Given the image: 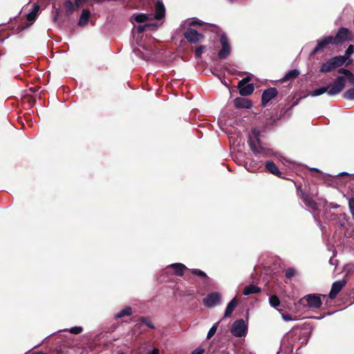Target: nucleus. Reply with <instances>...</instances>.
Returning <instances> with one entry per match:
<instances>
[{"mask_svg": "<svg viewBox=\"0 0 354 354\" xmlns=\"http://www.w3.org/2000/svg\"><path fill=\"white\" fill-rule=\"evenodd\" d=\"M337 71L338 73L343 74L345 76H346L351 72V71H349L348 69H346L345 68H339L337 69Z\"/></svg>", "mask_w": 354, "mask_h": 354, "instance_id": "obj_40", "label": "nucleus"}, {"mask_svg": "<svg viewBox=\"0 0 354 354\" xmlns=\"http://www.w3.org/2000/svg\"><path fill=\"white\" fill-rule=\"evenodd\" d=\"M292 106H290V108H288V109H285V108H283L281 109V111H280V116L278 118L277 120H280L282 116H283L288 111V110L291 108Z\"/></svg>", "mask_w": 354, "mask_h": 354, "instance_id": "obj_43", "label": "nucleus"}, {"mask_svg": "<svg viewBox=\"0 0 354 354\" xmlns=\"http://www.w3.org/2000/svg\"><path fill=\"white\" fill-rule=\"evenodd\" d=\"M191 272L194 274V275H196L199 277H201V278H204V279H207V274H205V272H204L203 271L199 270V269H192L191 270Z\"/></svg>", "mask_w": 354, "mask_h": 354, "instance_id": "obj_32", "label": "nucleus"}, {"mask_svg": "<svg viewBox=\"0 0 354 354\" xmlns=\"http://www.w3.org/2000/svg\"><path fill=\"white\" fill-rule=\"evenodd\" d=\"M332 207H338V205H333Z\"/></svg>", "mask_w": 354, "mask_h": 354, "instance_id": "obj_50", "label": "nucleus"}, {"mask_svg": "<svg viewBox=\"0 0 354 354\" xmlns=\"http://www.w3.org/2000/svg\"><path fill=\"white\" fill-rule=\"evenodd\" d=\"M205 353V349L202 347H198L194 351H193L191 354H203Z\"/></svg>", "mask_w": 354, "mask_h": 354, "instance_id": "obj_42", "label": "nucleus"}, {"mask_svg": "<svg viewBox=\"0 0 354 354\" xmlns=\"http://www.w3.org/2000/svg\"><path fill=\"white\" fill-rule=\"evenodd\" d=\"M132 314V308L130 306H127L118 313L115 315V319H120L125 316H130Z\"/></svg>", "mask_w": 354, "mask_h": 354, "instance_id": "obj_25", "label": "nucleus"}, {"mask_svg": "<svg viewBox=\"0 0 354 354\" xmlns=\"http://www.w3.org/2000/svg\"><path fill=\"white\" fill-rule=\"evenodd\" d=\"M247 326L243 319L235 321L231 328V333L236 337H242L245 335L247 332Z\"/></svg>", "mask_w": 354, "mask_h": 354, "instance_id": "obj_9", "label": "nucleus"}, {"mask_svg": "<svg viewBox=\"0 0 354 354\" xmlns=\"http://www.w3.org/2000/svg\"><path fill=\"white\" fill-rule=\"evenodd\" d=\"M207 26H208V28H209L210 30H212V31L221 30L218 26L213 25V24H209Z\"/></svg>", "mask_w": 354, "mask_h": 354, "instance_id": "obj_45", "label": "nucleus"}, {"mask_svg": "<svg viewBox=\"0 0 354 354\" xmlns=\"http://www.w3.org/2000/svg\"><path fill=\"white\" fill-rule=\"evenodd\" d=\"M155 8V18L158 20L162 19L165 15V8L163 3L161 1H158L157 3H156Z\"/></svg>", "mask_w": 354, "mask_h": 354, "instance_id": "obj_17", "label": "nucleus"}, {"mask_svg": "<svg viewBox=\"0 0 354 354\" xmlns=\"http://www.w3.org/2000/svg\"><path fill=\"white\" fill-rule=\"evenodd\" d=\"M2 55L1 49L0 48V56Z\"/></svg>", "mask_w": 354, "mask_h": 354, "instance_id": "obj_52", "label": "nucleus"}, {"mask_svg": "<svg viewBox=\"0 0 354 354\" xmlns=\"http://www.w3.org/2000/svg\"><path fill=\"white\" fill-rule=\"evenodd\" d=\"M261 289L259 287H258L254 284H250V285L245 287L243 294L244 295H249L251 294L261 292Z\"/></svg>", "mask_w": 354, "mask_h": 354, "instance_id": "obj_24", "label": "nucleus"}, {"mask_svg": "<svg viewBox=\"0 0 354 354\" xmlns=\"http://www.w3.org/2000/svg\"><path fill=\"white\" fill-rule=\"evenodd\" d=\"M265 167H266V169L270 174H272L276 176L281 177V172L279 171L278 167L276 165V164L273 161H272V160L267 161L265 164Z\"/></svg>", "mask_w": 354, "mask_h": 354, "instance_id": "obj_16", "label": "nucleus"}, {"mask_svg": "<svg viewBox=\"0 0 354 354\" xmlns=\"http://www.w3.org/2000/svg\"><path fill=\"white\" fill-rule=\"evenodd\" d=\"M33 6L34 8L26 16L27 20L29 22V24L26 25V27L30 26L35 21L37 17L39 6L37 4H34Z\"/></svg>", "mask_w": 354, "mask_h": 354, "instance_id": "obj_20", "label": "nucleus"}, {"mask_svg": "<svg viewBox=\"0 0 354 354\" xmlns=\"http://www.w3.org/2000/svg\"><path fill=\"white\" fill-rule=\"evenodd\" d=\"M354 53V45L351 44L348 46L347 49L345 51L344 55H341L343 57L344 59V63L346 62V60L349 58V57Z\"/></svg>", "mask_w": 354, "mask_h": 354, "instance_id": "obj_29", "label": "nucleus"}, {"mask_svg": "<svg viewBox=\"0 0 354 354\" xmlns=\"http://www.w3.org/2000/svg\"><path fill=\"white\" fill-rule=\"evenodd\" d=\"M299 75V71L297 69L289 71L285 76L281 80V82L283 83L289 80H293Z\"/></svg>", "mask_w": 354, "mask_h": 354, "instance_id": "obj_22", "label": "nucleus"}, {"mask_svg": "<svg viewBox=\"0 0 354 354\" xmlns=\"http://www.w3.org/2000/svg\"><path fill=\"white\" fill-rule=\"evenodd\" d=\"M169 267L174 270V274L179 277L183 276L184 272L187 269V267L180 263L171 264Z\"/></svg>", "mask_w": 354, "mask_h": 354, "instance_id": "obj_19", "label": "nucleus"}, {"mask_svg": "<svg viewBox=\"0 0 354 354\" xmlns=\"http://www.w3.org/2000/svg\"><path fill=\"white\" fill-rule=\"evenodd\" d=\"M295 274L296 270L293 268H288L285 272V275L288 279L293 277Z\"/></svg>", "mask_w": 354, "mask_h": 354, "instance_id": "obj_34", "label": "nucleus"}, {"mask_svg": "<svg viewBox=\"0 0 354 354\" xmlns=\"http://www.w3.org/2000/svg\"><path fill=\"white\" fill-rule=\"evenodd\" d=\"M348 205L351 210V213L354 218V198H351L348 201Z\"/></svg>", "mask_w": 354, "mask_h": 354, "instance_id": "obj_37", "label": "nucleus"}, {"mask_svg": "<svg viewBox=\"0 0 354 354\" xmlns=\"http://www.w3.org/2000/svg\"><path fill=\"white\" fill-rule=\"evenodd\" d=\"M221 295L218 292H212L203 298V302L207 308H213L221 304Z\"/></svg>", "mask_w": 354, "mask_h": 354, "instance_id": "obj_10", "label": "nucleus"}, {"mask_svg": "<svg viewBox=\"0 0 354 354\" xmlns=\"http://www.w3.org/2000/svg\"><path fill=\"white\" fill-rule=\"evenodd\" d=\"M149 354H159V351L157 348H153Z\"/></svg>", "mask_w": 354, "mask_h": 354, "instance_id": "obj_46", "label": "nucleus"}, {"mask_svg": "<svg viewBox=\"0 0 354 354\" xmlns=\"http://www.w3.org/2000/svg\"><path fill=\"white\" fill-rule=\"evenodd\" d=\"M297 195L302 199L304 204L311 208L313 210L316 211L318 209V205L313 199V197L317 196L318 192L315 193L310 192V189H307L306 187L302 188L301 184L296 185Z\"/></svg>", "mask_w": 354, "mask_h": 354, "instance_id": "obj_2", "label": "nucleus"}, {"mask_svg": "<svg viewBox=\"0 0 354 354\" xmlns=\"http://www.w3.org/2000/svg\"><path fill=\"white\" fill-rule=\"evenodd\" d=\"M138 321L140 322L141 323L145 324L150 328H152V329L155 328V326L151 322V319L148 317H140L138 319Z\"/></svg>", "mask_w": 354, "mask_h": 354, "instance_id": "obj_27", "label": "nucleus"}, {"mask_svg": "<svg viewBox=\"0 0 354 354\" xmlns=\"http://www.w3.org/2000/svg\"><path fill=\"white\" fill-rule=\"evenodd\" d=\"M64 8L65 10L66 15L69 17L73 14L77 8L75 3H73L71 0H66L64 3Z\"/></svg>", "mask_w": 354, "mask_h": 354, "instance_id": "obj_23", "label": "nucleus"}, {"mask_svg": "<svg viewBox=\"0 0 354 354\" xmlns=\"http://www.w3.org/2000/svg\"><path fill=\"white\" fill-rule=\"evenodd\" d=\"M219 323H220V322H218L215 323L211 327V328L208 331V333H207V339H211L214 335V334L216 333V330L218 328Z\"/></svg>", "mask_w": 354, "mask_h": 354, "instance_id": "obj_30", "label": "nucleus"}, {"mask_svg": "<svg viewBox=\"0 0 354 354\" xmlns=\"http://www.w3.org/2000/svg\"><path fill=\"white\" fill-rule=\"evenodd\" d=\"M219 41L221 45V48L218 53V57L220 59H225L228 57L232 51V48L230 46L228 38L225 32H223L221 35Z\"/></svg>", "mask_w": 354, "mask_h": 354, "instance_id": "obj_7", "label": "nucleus"}, {"mask_svg": "<svg viewBox=\"0 0 354 354\" xmlns=\"http://www.w3.org/2000/svg\"><path fill=\"white\" fill-rule=\"evenodd\" d=\"M32 354H46V353L41 352V351H37V352H33Z\"/></svg>", "mask_w": 354, "mask_h": 354, "instance_id": "obj_49", "label": "nucleus"}, {"mask_svg": "<svg viewBox=\"0 0 354 354\" xmlns=\"http://www.w3.org/2000/svg\"><path fill=\"white\" fill-rule=\"evenodd\" d=\"M344 64L343 57L338 55L331 57L326 62L323 63L320 68L319 72L322 73H327L341 67Z\"/></svg>", "mask_w": 354, "mask_h": 354, "instance_id": "obj_3", "label": "nucleus"}, {"mask_svg": "<svg viewBox=\"0 0 354 354\" xmlns=\"http://www.w3.org/2000/svg\"><path fill=\"white\" fill-rule=\"evenodd\" d=\"M237 305H238V299H236V297H234L227 304V308L225 311L224 318L230 317L232 315V314L233 311L234 310V309L236 308V307L237 306Z\"/></svg>", "mask_w": 354, "mask_h": 354, "instance_id": "obj_18", "label": "nucleus"}, {"mask_svg": "<svg viewBox=\"0 0 354 354\" xmlns=\"http://www.w3.org/2000/svg\"><path fill=\"white\" fill-rule=\"evenodd\" d=\"M90 15H91L90 11L88 10L84 9L82 11V14L80 15V19L78 21V25L80 26H86L88 21Z\"/></svg>", "mask_w": 354, "mask_h": 354, "instance_id": "obj_21", "label": "nucleus"}, {"mask_svg": "<svg viewBox=\"0 0 354 354\" xmlns=\"http://www.w3.org/2000/svg\"><path fill=\"white\" fill-rule=\"evenodd\" d=\"M345 79H347L351 84L354 85V75L351 71L346 76Z\"/></svg>", "mask_w": 354, "mask_h": 354, "instance_id": "obj_38", "label": "nucleus"}, {"mask_svg": "<svg viewBox=\"0 0 354 354\" xmlns=\"http://www.w3.org/2000/svg\"><path fill=\"white\" fill-rule=\"evenodd\" d=\"M282 318L284 321H292V320H297L296 317H292L291 315L288 313L282 314Z\"/></svg>", "mask_w": 354, "mask_h": 354, "instance_id": "obj_36", "label": "nucleus"}, {"mask_svg": "<svg viewBox=\"0 0 354 354\" xmlns=\"http://www.w3.org/2000/svg\"><path fill=\"white\" fill-rule=\"evenodd\" d=\"M353 62V60L352 59H348V61L346 60V62H345L346 64V66H349L350 64H351Z\"/></svg>", "mask_w": 354, "mask_h": 354, "instance_id": "obj_48", "label": "nucleus"}, {"mask_svg": "<svg viewBox=\"0 0 354 354\" xmlns=\"http://www.w3.org/2000/svg\"><path fill=\"white\" fill-rule=\"evenodd\" d=\"M133 17L134 20L139 24L147 21L149 18L147 14L144 13L135 14Z\"/></svg>", "mask_w": 354, "mask_h": 354, "instance_id": "obj_26", "label": "nucleus"}, {"mask_svg": "<svg viewBox=\"0 0 354 354\" xmlns=\"http://www.w3.org/2000/svg\"><path fill=\"white\" fill-rule=\"evenodd\" d=\"M343 97L348 100H354V87L347 90L343 95Z\"/></svg>", "mask_w": 354, "mask_h": 354, "instance_id": "obj_31", "label": "nucleus"}, {"mask_svg": "<svg viewBox=\"0 0 354 354\" xmlns=\"http://www.w3.org/2000/svg\"><path fill=\"white\" fill-rule=\"evenodd\" d=\"M203 21H201L200 20H198V19H194L192 21H190V23L189 24V26L190 27H192V26H196V25L203 26Z\"/></svg>", "mask_w": 354, "mask_h": 354, "instance_id": "obj_39", "label": "nucleus"}, {"mask_svg": "<svg viewBox=\"0 0 354 354\" xmlns=\"http://www.w3.org/2000/svg\"><path fill=\"white\" fill-rule=\"evenodd\" d=\"M332 40L334 46L342 45L346 41L352 40V33L347 28L341 27L336 35L332 36Z\"/></svg>", "mask_w": 354, "mask_h": 354, "instance_id": "obj_5", "label": "nucleus"}, {"mask_svg": "<svg viewBox=\"0 0 354 354\" xmlns=\"http://www.w3.org/2000/svg\"><path fill=\"white\" fill-rule=\"evenodd\" d=\"M344 174H345V175H347V174H346V173H345V172H343V173H342V174H341V175H344Z\"/></svg>", "mask_w": 354, "mask_h": 354, "instance_id": "obj_51", "label": "nucleus"}, {"mask_svg": "<svg viewBox=\"0 0 354 354\" xmlns=\"http://www.w3.org/2000/svg\"><path fill=\"white\" fill-rule=\"evenodd\" d=\"M346 85V79L344 76H338L333 82L331 88L329 86L318 88L310 93V95L316 97L327 92L329 95H335L342 91Z\"/></svg>", "mask_w": 354, "mask_h": 354, "instance_id": "obj_1", "label": "nucleus"}, {"mask_svg": "<svg viewBox=\"0 0 354 354\" xmlns=\"http://www.w3.org/2000/svg\"><path fill=\"white\" fill-rule=\"evenodd\" d=\"M205 48H206L205 46L201 45V46H198L196 48L195 52H194L196 57H197V58L201 57Z\"/></svg>", "mask_w": 354, "mask_h": 354, "instance_id": "obj_33", "label": "nucleus"}, {"mask_svg": "<svg viewBox=\"0 0 354 354\" xmlns=\"http://www.w3.org/2000/svg\"><path fill=\"white\" fill-rule=\"evenodd\" d=\"M88 0H75V6L77 8H79L82 3H85Z\"/></svg>", "mask_w": 354, "mask_h": 354, "instance_id": "obj_44", "label": "nucleus"}, {"mask_svg": "<svg viewBox=\"0 0 354 354\" xmlns=\"http://www.w3.org/2000/svg\"><path fill=\"white\" fill-rule=\"evenodd\" d=\"M346 281L345 279L335 281L332 284V287L328 295L329 298L330 299H334L335 298H336L338 293L342 290V288L346 286Z\"/></svg>", "mask_w": 354, "mask_h": 354, "instance_id": "obj_14", "label": "nucleus"}, {"mask_svg": "<svg viewBox=\"0 0 354 354\" xmlns=\"http://www.w3.org/2000/svg\"><path fill=\"white\" fill-rule=\"evenodd\" d=\"M299 304L310 308L318 309L322 306L321 297L315 294H309L299 300Z\"/></svg>", "mask_w": 354, "mask_h": 354, "instance_id": "obj_4", "label": "nucleus"}, {"mask_svg": "<svg viewBox=\"0 0 354 354\" xmlns=\"http://www.w3.org/2000/svg\"><path fill=\"white\" fill-rule=\"evenodd\" d=\"M329 45H334L332 40V35L326 36L317 40V46L311 52V55H314L319 52H324L326 49L328 48Z\"/></svg>", "mask_w": 354, "mask_h": 354, "instance_id": "obj_11", "label": "nucleus"}, {"mask_svg": "<svg viewBox=\"0 0 354 354\" xmlns=\"http://www.w3.org/2000/svg\"><path fill=\"white\" fill-rule=\"evenodd\" d=\"M278 95V91L275 87H270L263 91L261 95V105L266 106V104Z\"/></svg>", "mask_w": 354, "mask_h": 354, "instance_id": "obj_13", "label": "nucleus"}, {"mask_svg": "<svg viewBox=\"0 0 354 354\" xmlns=\"http://www.w3.org/2000/svg\"><path fill=\"white\" fill-rule=\"evenodd\" d=\"M269 303L271 306L277 308L280 305V300L276 295H271L269 298Z\"/></svg>", "mask_w": 354, "mask_h": 354, "instance_id": "obj_28", "label": "nucleus"}, {"mask_svg": "<svg viewBox=\"0 0 354 354\" xmlns=\"http://www.w3.org/2000/svg\"><path fill=\"white\" fill-rule=\"evenodd\" d=\"M250 78L245 77L238 83L237 88L239 90V94L241 96H248L251 95L254 90V85L252 83H248Z\"/></svg>", "mask_w": 354, "mask_h": 354, "instance_id": "obj_8", "label": "nucleus"}, {"mask_svg": "<svg viewBox=\"0 0 354 354\" xmlns=\"http://www.w3.org/2000/svg\"><path fill=\"white\" fill-rule=\"evenodd\" d=\"M83 329L82 327L80 326H75V327H72L69 331L72 334H75V335H77V334H80L82 332Z\"/></svg>", "mask_w": 354, "mask_h": 354, "instance_id": "obj_35", "label": "nucleus"}, {"mask_svg": "<svg viewBox=\"0 0 354 354\" xmlns=\"http://www.w3.org/2000/svg\"><path fill=\"white\" fill-rule=\"evenodd\" d=\"M184 37L191 44H197L204 39V35L197 30L189 28L184 33Z\"/></svg>", "mask_w": 354, "mask_h": 354, "instance_id": "obj_12", "label": "nucleus"}, {"mask_svg": "<svg viewBox=\"0 0 354 354\" xmlns=\"http://www.w3.org/2000/svg\"><path fill=\"white\" fill-rule=\"evenodd\" d=\"M147 26H150V24H147V25H143V26H142V25L138 26L137 27V32H138V33H142V32H143L145 30V29H146V28H147Z\"/></svg>", "mask_w": 354, "mask_h": 354, "instance_id": "obj_41", "label": "nucleus"}, {"mask_svg": "<svg viewBox=\"0 0 354 354\" xmlns=\"http://www.w3.org/2000/svg\"><path fill=\"white\" fill-rule=\"evenodd\" d=\"M234 105L236 109H250L252 101L244 97H236L234 100Z\"/></svg>", "mask_w": 354, "mask_h": 354, "instance_id": "obj_15", "label": "nucleus"}, {"mask_svg": "<svg viewBox=\"0 0 354 354\" xmlns=\"http://www.w3.org/2000/svg\"><path fill=\"white\" fill-rule=\"evenodd\" d=\"M59 10H56V15H55V17H54V18H53V21H57V18H58V14H59Z\"/></svg>", "mask_w": 354, "mask_h": 354, "instance_id": "obj_47", "label": "nucleus"}, {"mask_svg": "<svg viewBox=\"0 0 354 354\" xmlns=\"http://www.w3.org/2000/svg\"><path fill=\"white\" fill-rule=\"evenodd\" d=\"M252 134L253 136H249L248 139V143L251 151L255 154L262 153L265 149L261 146V143L259 138V131H258L256 129H253Z\"/></svg>", "mask_w": 354, "mask_h": 354, "instance_id": "obj_6", "label": "nucleus"}]
</instances>
